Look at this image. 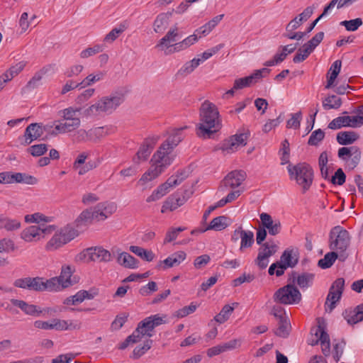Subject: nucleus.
I'll return each instance as SVG.
<instances>
[{"label": "nucleus", "instance_id": "obj_1", "mask_svg": "<svg viewBox=\"0 0 363 363\" xmlns=\"http://www.w3.org/2000/svg\"><path fill=\"white\" fill-rule=\"evenodd\" d=\"M220 128L219 111L212 102L204 101L199 108V123L196 127V135L203 139L211 138Z\"/></svg>", "mask_w": 363, "mask_h": 363}, {"label": "nucleus", "instance_id": "obj_2", "mask_svg": "<svg viewBox=\"0 0 363 363\" xmlns=\"http://www.w3.org/2000/svg\"><path fill=\"white\" fill-rule=\"evenodd\" d=\"M172 152V150L166 147L163 149L161 144L150 160V169L143 174L139 183L143 185L160 175L172 163L174 157Z\"/></svg>", "mask_w": 363, "mask_h": 363}, {"label": "nucleus", "instance_id": "obj_3", "mask_svg": "<svg viewBox=\"0 0 363 363\" xmlns=\"http://www.w3.org/2000/svg\"><path fill=\"white\" fill-rule=\"evenodd\" d=\"M287 169L290 179H295L303 192L309 189L313 180V171L308 164L302 162L294 166L289 164Z\"/></svg>", "mask_w": 363, "mask_h": 363}, {"label": "nucleus", "instance_id": "obj_4", "mask_svg": "<svg viewBox=\"0 0 363 363\" xmlns=\"http://www.w3.org/2000/svg\"><path fill=\"white\" fill-rule=\"evenodd\" d=\"M124 101L122 94H111L99 100L96 104L91 105L86 109L89 115H97L101 113H111Z\"/></svg>", "mask_w": 363, "mask_h": 363}, {"label": "nucleus", "instance_id": "obj_5", "mask_svg": "<svg viewBox=\"0 0 363 363\" xmlns=\"http://www.w3.org/2000/svg\"><path fill=\"white\" fill-rule=\"evenodd\" d=\"M77 236H78L77 230L72 225H67L51 238L47 242L45 248L50 251L55 250L68 243Z\"/></svg>", "mask_w": 363, "mask_h": 363}, {"label": "nucleus", "instance_id": "obj_6", "mask_svg": "<svg viewBox=\"0 0 363 363\" xmlns=\"http://www.w3.org/2000/svg\"><path fill=\"white\" fill-rule=\"evenodd\" d=\"M274 301L284 305L298 303L301 300V294L292 283L279 289L273 296Z\"/></svg>", "mask_w": 363, "mask_h": 363}, {"label": "nucleus", "instance_id": "obj_7", "mask_svg": "<svg viewBox=\"0 0 363 363\" xmlns=\"http://www.w3.org/2000/svg\"><path fill=\"white\" fill-rule=\"evenodd\" d=\"M347 230L340 225L335 226L330 232V247L332 250L345 251L350 245Z\"/></svg>", "mask_w": 363, "mask_h": 363}, {"label": "nucleus", "instance_id": "obj_8", "mask_svg": "<svg viewBox=\"0 0 363 363\" xmlns=\"http://www.w3.org/2000/svg\"><path fill=\"white\" fill-rule=\"evenodd\" d=\"M344 287L345 279L343 278H338L333 283L325 303V311L327 312L330 313L335 308L336 303L341 298Z\"/></svg>", "mask_w": 363, "mask_h": 363}, {"label": "nucleus", "instance_id": "obj_9", "mask_svg": "<svg viewBox=\"0 0 363 363\" xmlns=\"http://www.w3.org/2000/svg\"><path fill=\"white\" fill-rule=\"evenodd\" d=\"M299 252L296 247H288L282 253L280 257L279 262L281 270L276 271V276L281 277L284 274L285 270L290 267H294L298 262Z\"/></svg>", "mask_w": 363, "mask_h": 363}, {"label": "nucleus", "instance_id": "obj_10", "mask_svg": "<svg viewBox=\"0 0 363 363\" xmlns=\"http://www.w3.org/2000/svg\"><path fill=\"white\" fill-rule=\"evenodd\" d=\"M337 155L350 169H353L360 162L361 151L357 146L342 147L338 150Z\"/></svg>", "mask_w": 363, "mask_h": 363}, {"label": "nucleus", "instance_id": "obj_11", "mask_svg": "<svg viewBox=\"0 0 363 363\" xmlns=\"http://www.w3.org/2000/svg\"><path fill=\"white\" fill-rule=\"evenodd\" d=\"M10 301L13 306L20 308L26 315L33 317H39L44 313L55 312L51 308H41L38 306L28 303L23 300L12 298Z\"/></svg>", "mask_w": 363, "mask_h": 363}, {"label": "nucleus", "instance_id": "obj_12", "mask_svg": "<svg viewBox=\"0 0 363 363\" xmlns=\"http://www.w3.org/2000/svg\"><path fill=\"white\" fill-rule=\"evenodd\" d=\"M83 253L84 257H87L88 262L107 263L113 260L111 252L101 246L89 247Z\"/></svg>", "mask_w": 363, "mask_h": 363}, {"label": "nucleus", "instance_id": "obj_13", "mask_svg": "<svg viewBox=\"0 0 363 363\" xmlns=\"http://www.w3.org/2000/svg\"><path fill=\"white\" fill-rule=\"evenodd\" d=\"M270 72L268 68H262L255 70L252 74L242 78L236 79L234 82V89H242L250 87L255 84L259 79L267 76Z\"/></svg>", "mask_w": 363, "mask_h": 363}, {"label": "nucleus", "instance_id": "obj_14", "mask_svg": "<svg viewBox=\"0 0 363 363\" xmlns=\"http://www.w3.org/2000/svg\"><path fill=\"white\" fill-rule=\"evenodd\" d=\"M159 138V136H152L145 138L136 152L135 157L133 158V162L135 164H140L141 162L146 161Z\"/></svg>", "mask_w": 363, "mask_h": 363}, {"label": "nucleus", "instance_id": "obj_15", "mask_svg": "<svg viewBox=\"0 0 363 363\" xmlns=\"http://www.w3.org/2000/svg\"><path fill=\"white\" fill-rule=\"evenodd\" d=\"M180 37L179 28L177 25L172 26L166 35L162 38L155 48L164 52L165 55H172V53H168V50H172L174 43Z\"/></svg>", "mask_w": 363, "mask_h": 363}, {"label": "nucleus", "instance_id": "obj_16", "mask_svg": "<svg viewBox=\"0 0 363 363\" xmlns=\"http://www.w3.org/2000/svg\"><path fill=\"white\" fill-rule=\"evenodd\" d=\"M44 130L40 123H30L25 130L24 135L18 138L19 143L23 146H27L33 141L39 139L43 134Z\"/></svg>", "mask_w": 363, "mask_h": 363}, {"label": "nucleus", "instance_id": "obj_17", "mask_svg": "<svg viewBox=\"0 0 363 363\" xmlns=\"http://www.w3.org/2000/svg\"><path fill=\"white\" fill-rule=\"evenodd\" d=\"M249 133H243L232 135L223 141L220 149L226 153H231L235 151L238 147L245 146L247 144Z\"/></svg>", "mask_w": 363, "mask_h": 363}, {"label": "nucleus", "instance_id": "obj_18", "mask_svg": "<svg viewBox=\"0 0 363 363\" xmlns=\"http://www.w3.org/2000/svg\"><path fill=\"white\" fill-rule=\"evenodd\" d=\"M94 220H104L116 211V205L113 203H99L90 209Z\"/></svg>", "mask_w": 363, "mask_h": 363}, {"label": "nucleus", "instance_id": "obj_19", "mask_svg": "<svg viewBox=\"0 0 363 363\" xmlns=\"http://www.w3.org/2000/svg\"><path fill=\"white\" fill-rule=\"evenodd\" d=\"M247 177L246 172L243 170H234L229 172L222 181L221 188L235 189L241 185Z\"/></svg>", "mask_w": 363, "mask_h": 363}, {"label": "nucleus", "instance_id": "obj_20", "mask_svg": "<svg viewBox=\"0 0 363 363\" xmlns=\"http://www.w3.org/2000/svg\"><path fill=\"white\" fill-rule=\"evenodd\" d=\"M13 286L24 290L40 291L41 277H23L16 279L13 284Z\"/></svg>", "mask_w": 363, "mask_h": 363}, {"label": "nucleus", "instance_id": "obj_21", "mask_svg": "<svg viewBox=\"0 0 363 363\" xmlns=\"http://www.w3.org/2000/svg\"><path fill=\"white\" fill-rule=\"evenodd\" d=\"M315 275L313 273L303 272L298 274L295 271L291 272L289 281L294 285L296 284L301 289L310 287L313 282Z\"/></svg>", "mask_w": 363, "mask_h": 363}, {"label": "nucleus", "instance_id": "obj_22", "mask_svg": "<svg viewBox=\"0 0 363 363\" xmlns=\"http://www.w3.org/2000/svg\"><path fill=\"white\" fill-rule=\"evenodd\" d=\"M262 227L268 230L269 235L275 236L281 233V223L279 219H273L272 217L267 213H262L259 216Z\"/></svg>", "mask_w": 363, "mask_h": 363}, {"label": "nucleus", "instance_id": "obj_23", "mask_svg": "<svg viewBox=\"0 0 363 363\" xmlns=\"http://www.w3.org/2000/svg\"><path fill=\"white\" fill-rule=\"evenodd\" d=\"M163 322L162 318L157 314L145 318L138 323V326L142 330L144 335L152 337L151 332L155 327L162 324Z\"/></svg>", "mask_w": 363, "mask_h": 363}, {"label": "nucleus", "instance_id": "obj_24", "mask_svg": "<svg viewBox=\"0 0 363 363\" xmlns=\"http://www.w3.org/2000/svg\"><path fill=\"white\" fill-rule=\"evenodd\" d=\"M342 316L349 325H353L363 320V303L354 308H346Z\"/></svg>", "mask_w": 363, "mask_h": 363}, {"label": "nucleus", "instance_id": "obj_25", "mask_svg": "<svg viewBox=\"0 0 363 363\" xmlns=\"http://www.w3.org/2000/svg\"><path fill=\"white\" fill-rule=\"evenodd\" d=\"M186 257V254L184 251L176 252L163 261H160L157 264V268L166 269L179 265Z\"/></svg>", "mask_w": 363, "mask_h": 363}, {"label": "nucleus", "instance_id": "obj_26", "mask_svg": "<svg viewBox=\"0 0 363 363\" xmlns=\"http://www.w3.org/2000/svg\"><path fill=\"white\" fill-rule=\"evenodd\" d=\"M323 332L325 334V345L323 349V354L325 356H329L330 354V337L328 333L326 332V325L323 320L320 318L318 319V325L313 327L311 330V336H314L315 338L320 337V333Z\"/></svg>", "mask_w": 363, "mask_h": 363}, {"label": "nucleus", "instance_id": "obj_27", "mask_svg": "<svg viewBox=\"0 0 363 363\" xmlns=\"http://www.w3.org/2000/svg\"><path fill=\"white\" fill-rule=\"evenodd\" d=\"M186 128L187 126H184L172 130L167 139L163 143H162V148L164 149V147H166L167 149L169 148V150L173 151L174 147L177 146L179 143L183 140V130Z\"/></svg>", "mask_w": 363, "mask_h": 363}, {"label": "nucleus", "instance_id": "obj_28", "mask_svg": "<svg viewBox=\"0 0 363 363\" xmlns=\"http://www.w3.org/2000/svg\"><path fill=\"white\" fill-rule=\"evenodd\" d=\"M21 238L25 242H36L41 238V228L37 225H30L23 230Z\"/></svg>", "mask_w": 363, "mask_h": 363}, {"label": "nucleus", "instance_id": "obj_29", "mask_svg": "<svg viewBox=\"0 0 363 363\" xmlns=\"http://www.w3.org/2000/svg\"><path fill=\"white\" fill-rule=\"evenodd\" d=\"M172 16V11L161 13L157 15L153 23L154 31L157 33H162L168 27Z\"/></svg>", "mask_w": 363, "mask_h": 363}, {"label": "nucleus", "instance_id": "obj_30", "mask_svg": "<svg viewBox=\"0 0 363 363\" xmlns=\"http://www.w3.org/2000/svg\"><path fill=\"white\" fill-rule=\"evenodd\" d=\"M118 250L117 252L118 256L117 257V262L125 268L128 269H136L138 267V260L128 252H120Z\"/></svg>", "mask_w": 363, "mask_h": 363}, {"label": "nucleus", "instance_id": "obj_31", "mask_svg": "<svg viewBox=\"0 0 363 363\" xmlns=\"http://www.w3.org/2000/svg\"><path fill=\"white\" fill-rule=\"evenodd\" d=\"M41 284L43 286H40V291H58L65 289L57 277H52L45 281L44 278L41 277Z\"/></svg>", "mask_w": 363, "mask_h": 363}, {"label": "nucleus", "instance_id": "obj_32", "mask_svg": "<svg viewBox=\"0 0 363 363\" xmlns=\"http://www.w3.org/2000/svg\"><path fill=\"white\" fill-rule=\"evenodd\" d=\"M198 41V37L197 34L194 33L193 35H191L186 38H184L183 40L176 43L174 44V48H172V50H168V53H175L179 52L182 50H184L189 48L191 45H194L195 43Z\"/></svg>", "mask_w": 363, "mask_h": 363}, {"label": "nucleus", "instance_id": "obj_33", "mask_svg": "<svg viewBox=\"0 0 363 363\" xmlns=\"http://www.w3.org/2000/svg\"><path fill=\"white\" fill-rule=\"evenodd\" d=\"M230 219L225 216H218L213 218L210 224L202 230V232H205L209 230H214L216 231H220L224 230L229 225Z\"/></svg>", "mask_w": 363, "mask_h": 363}, {"label": "nucleus", "instance_id": "obj_34", "mask_svg": "<svg viewBox=\"0 0 363 363\" xmlns=\"http://www.w3.org/2000/svg\"><path fill=\"white\" fill-rule=\"evenodd\" d=\"M79 125V119H72V121L63 119L62 121H60L59 124L55 125V129L59 133H65L77 129Z\"/></svg>", "mask_w": 363, "mask_h": 363}, {"label": "nucleus", "instance_id": "obj_35", "mask_svg": "<svg viewBox=\"0 0 363 363\" xmlns=\"http://www.w3.org/2000/svg\"><path fill=\"white\" fill-rule=\"evenodd\" d=\"M359 138V135L354 131H342L337 135V141L340 145L352 144Z\"/></svg>", "mask_w": 363, "mask_h": 363}, {"label": "nucleus", "instance_id": "obj_36", "mask_svg": "<svg viewBox=\"0 0 363 363\" xmlns=\"http://www.w3.org/2000/svg\"><path fill=\"white\" fill-rule=\"evenodd\" d=\"M73 272L74 270H72L69 265L62 267L60 275L57 277L65 289L72 286L74 283L71 279Z\"/></svg>", "mask_w": 363, "mask_h": 363}, {"label": "nucleus", "instance_id": "obj_37", "mask_svg": "<svg viewBox=\"0 0 363 363\" xmlns=\"http://www.w3.org/2000/svg\"><path fill=\"white\" fill-rule=\"evenodd\" d=\"M342 62L340 60H335L331 65L328 73V82L325 86L326 89H329L333 86L334 82L337 77L338 76L340 69H341Z\"/></svg>", "mask_w": 363, "mask_h": 363}, {"label": "nucleus", "instance_id": "obj_38", "mask_svg": "<svg viewBox=\"0 0 363 363\" xmlns=\"http://www.w3.org/2000/svg\"><path fill=\"white\" fill-rule=\"evenodd\" d=\"M255 242L254 233L251 230H244L241 232L240 246L239 250L244 252L245 249L250 248Z\"/></svg>", "mask_w": 363, "mask_h": 363}, {"label": "nucleus", "instance_id": "obj_39", "mask_svg": "<svg viewBox=\"0 0 363 363\" xmlns=\"http://www.w3.org/2000/svg\"><path fill=\"white\" fill-rule=\"evenodd\" d=\"M290 323L288 318L278 320V327L274 330V334L280 337L286 338L290 332Z\"/></svg>", "mask_w": 363, "mask_h": 363}, {"label": "nucleus", "instance_id": "obj_40", "mask_svg": "<svg viewBox=\"0 0 363 363\" xmlns=\"http://www.w3.org/2000/svg\"><path fill=\"white\" fill-rule=\"evenodd\" d=\"M128 28V23L123 22L118 27L113 28L104 38V41L112 43L116 40L118 36L123 33Z\"/></svg>", "mask_w": 363, "mask_h": 363}, {"label": "nucleus", "instance_id": "obj_41", "mask_svg": "<svg viewBox=\"0 0 363 363\" xmlns=\"http://www.w3.org/2000/svg\"><path fill=\"white\" fill-rule=\"evenodd\" d=\"M21 222L16 219H10L0 215V229L12 231L20 228Z\"/></svg>", "mask_w": 363, "mask_h": 363}, {"label": "nucleus", "instance_id": "obj_42", "mask_svg": "<svg viewBox=\"0 0 363 363\" xmlns=\"http://www.w3.org/2000/svg\"><path fill=\"white\" fill-rule=\"evenodd\" d=\"M22 183L29 185H34L38 183V179L26 173H13V183Z\"/></svg>", "mask_w": 363, "mask_h": 363}, {"label": "nucleus", "instance_id": "obj_43", "mask_svg": "<svg viewBox=\"0 0 363 363\" xmlns=\"http://www.w3.org/2000/svg\"><path fill=\"white\" fill-rule=\"evenodd\" d=\"M342 104V100L336 95H330L323 100V107L325 110L337 109Z\"/></svg>", "mask_w": 363, "mask_h": 363}, {"label": "nucleus", "instance_id": "obj_44", "mask_svg": "<svg viewBox=\"0 0 363 363\" xmlns=\"http://www.w3.org/2000/svg\"><path fill=\"white\" fill-rule=\"evenodd\" d=\"M48 70V69L47 67H43L38 72H35L33 77L28 82L26 89H33L37 88L39 86L40 81L47 73Z\"/></svg>", "mask_w": 363, "mask_h": 363}, {"label": "nucleus", "instance_id": "obj_45", "mask_svg": "<svg viewBox=\"0 0 363 363\" xmlns=\"http://www.w3.org/2000/svg\"><path fill=\"white\" fill-rule=\"evenodd\" d=\"M350 120V116H338L330 121L328 127L332 130L340 129L342 127H350V123H348Z\"/></svg>", "mask_w": 363, "mask_h": 363}, {"label": "nucleus", "instance_id": "obj_46", "mask_svg": "<svg viewBox=\"0 0 363 363\" xmlns=\"http://www.w3.org/2000/svg\"><path fill=\"white\" fill-rule=\"evenodd\" d=\"M200 64L201 60H199V58H194L193 60L186 62L178 71V74L183 76H186L191 74Z\"/></svg>", "mask_w": 363, "mask_h": 363}, {"label": "nucleus", "instance_id": "obj_47", "mask_svg": "<svg viewBox=\"0 0 363 363\" xmlns=\"http://www.w3.org/2000/svg\"><path fill=\"white\" fill-rule=\"evenodd\" d=\"M186 177L185 172H177L176 175L171 176L163 183L169 191V189L180 184Z\"/></svg>", "mask_w": 363, "mask_h": 363}, {"label": "nucleus", "instance_id": "obj_48", "mask_svg": "<svg viewBox=\"0 0 363 363\" xmlns=\"http://www.w3.org/2000/svg\"><path fill=\"white\" fill-rule=\"evenodd\" d=\"M94 220V219L93 218V214L91 213V210L86 209L83 211L77 217L75 220V223L77 227H81L91 223Z\"/></svg>", "mask_w": 363, "mask_h": 363}, {"label": "nucleus", "instance_id": "obj_49", "mask_svg": "<svg viewBox=\"0 0 363 363\" xmlns=\"http://www.w3.org/2000/svg\"><path fill=\"white\" fill-rule=\"evenodd\" d=\"M234 311V308L228 304L225 305L220 312L214 317V320L222 324L227 321Z\"/></svg>", "mask_w": 363, "mask_h": 363}, {"label": "nucleus", "instance_id": "obj_50", "mask_svg": "<svg viewBox=\"0 0 363 363\" xmlns=\"http://www.w3.org/2000/svg\"><path fill=\"white\" fill-rule=\"evenodd\" d=\"M337 258V254L336 252H328L323 259L318 261V265L322 269H328L333 264Z\"/></svg>", "mask_w": 363, "mask_h": 363}, {"label": "nucleus", "instance_id": "obj_51", "mask_svg": "<svg viewBox=\"0 0 363 363\" xmlns=\"http://www.w3.org/2000/svg\"><path fill=\"white\" fill-rule=\"evenodd\" d=\"M52 220V217L46 216L40 213H35L33 214H28L25 216V221L26 223H50Z\"/></svg>", "mask_w": 363, "mask_h": 363}, {"label": "nucleus", "instance_id": "obj_52", "mask_svg": "<svg viewBox=\"0 0 363 363\" xmlns=\"http://www.w3.org/2000/svg\"><path fill=\"white\" fill-rule=\"evenodd\" d=\"M168 192V189L164 184H162L155 190L153 191L150 196L147 198L146 201L150 203L157 201L166 195Z\"/></svg>", "mask_w": 363, "mask_h": 363}, {"label": "nucleus", "instance_id": "obj_53", "mask_svg": "<svg viewBox=\"0 0 363 363\" xmlns=\"http://www.w3.org/2000/svg\"><path fill=\"white\" fill-rule=\"evenodd\" d=\"M89 141L96 143L107 134L104 127H97L89 130Z\"/></svg>", "mask_w": 363, "mask_h": 363}, {"label": "nucleus", "instance_id": "obj_54", "mask_svg": "<svg viewBox=\"0 0 363 363\" xmlns=\"http://www.w3.org/2000/svg\"><path fill=\"white\" fill-rule=\"evenodd\" d=\"M152 345V340L150 339L147 340L143 345L137 346L133 352L134 359H138L143 356L147 350H149Z\"/></svg>", "mask_w": 363, "mask_h": 363}, {"label": "nucleus", "instance_id": "obj_55", "mask_svg": "<svg viewBox=\"0 0 363 363\" xmlns=\"http://www.w3.org/2000/svg\"><path fill=\"white\" fill-rule=\"evenodd\" d=\"M16 250L14 241L10 238H3L0 240V253H9Z\"/></svg>", "mask_w": 363, "mask_h": 363}, {"label": "nucleus", "instance_id": "obj_56", "mask_svg": "<svg viewBox=\"0 0 363 363\" xmlns=\"http://www.w3.org/2000/svg\"><path fill=\"white\" fill-rule=\"evenodd\" d=\"M325 132L321 129L313 131L309 137L308 144L311 146H317L324 139Z\"/></svg>", "mask_w": 363, "mask_h": 363}, {"label": "nucleus", "instance_id": "obj_57", "mask_svg": "<svg viewBox=\"0 0 363 363\" xmlns=\"http://www.w3.org/2000/svg\"><path fill=\"white\" fill-rule=\"evenodd\" d=\"M47 151L48 145L44 143L31 145L28 149V152H29L33 157H40L43 155Z\"/></svg>", "mask_w": 363, "mask_h": 363}, {"label": "nucleus", "instance_id": "obj_58", "mask_svg": "<svg viewBox=\"0 0 363 363\" xmlns=\"http://www.w3.org/2000/svg\"><path fill=\"white\" fill-rule=\"evenodd\" d=\"M363 23L361 18H357L355 19L350 21H343L340 22L341 26H344L345 29L348 31L357 30Z\"/></svg>", "mask_w": 363, "mask_h": 363}, {"label": "nucleus", "instance_id": "obj_59", "mask_svg": "<svg viewBox=\"0 0 363 363\" xmlns=\"http://www.w3.org/2000/svg\"><path fill=\"white\" fill-rule=\"evenodd\" d=\"M104 74L101 72H99L96 74H89L86 78H84L81 82H79V84H81V89L84 88L87 86H90L93 84L94 83L99 81L102 79Z\"/></svg>", "mask_w": 363, "mask_h": 363}, {"label": "nucleus", "instance_id": "obj_60", "mask_svg": "<svg viewBox=\"0 0 363 363\" xmlns=\"http://www.w3.org/2000/svg\"><path fill=\"white\" fill-rule=\"evenodd\" d=\"M301 118V111H298L296 113L291 114V118L287 121L286 127L288 128H299Z\"/></svg>", "mask_w": 363, "mask_h": 363}, {"label": "nucleus", "instance_id": "obj_61", "mask_svg": "<svg viewBox=\"0 0 363 363\" xmlns=\"http://www.w3.org/2000/svg\"><path fill=\"white\" fill-rule=\"evenodd\" d=\"M345 344H346V342L343 339L341 340V341L334 344V345H333V359L336 362L340 361V359L343 354Z\"/></svg>", "mask_w": 363, "mask_h": 363}, {"label": "nucleus", "instance_id": "obj_62", "mask_svg": "<svg viewBox=\"0 0 363 363\" xmlns=\"http://www.w3.org/2000/svg\"><path fill=\"white\" fill-rule=\"evenodd\" d=\"M277 250L278 245L273 240L267 241L262 244V247L259 250L258 255H267L269 252H274V255L277 252Z\"/></svg>", "mask_w": 363, "mask_h": 363}, {"label": "nucleus", "instance_id": "obj_63", "mask_svg": "<svg viewBox=\"0 0 363 363\" xmlns=\"http://www.w3.org/2000/svg\"><path fill=\"white\" fill-rule=\"evenodd\" d=\"M103 51V46L100 45H95L91 48H88L82 50L80 53L82 58H87L90 56L94 55Z\"/></svg>", "mask_w": 363, "mask_h": 363}, {"label": "nucleus", "instance_id": "obj_64", "mask_svg": "<svg viewBox=\"0 0 363 363\" xmlns=\"http://www.w3.org/2000/svg\"><path fill=\"white\" fill-rule=\"evenodd\" d=\"M211 261V257L208 255H202L197 257L194 262V266L196 269H200L207 265Z\"/></svg>", "mask_w": 363, "mask_h": 363}]
</instances>
